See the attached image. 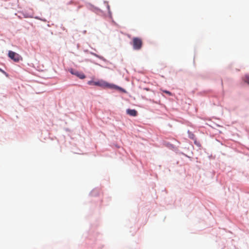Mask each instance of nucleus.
I'll return each mask as SVG.
<instances>
[{"label":"nucleus","mask_w":249,"mask_h":249,"mask_svg":"<svg viewBox=\"0 0 249 249\" xmlns=\"http://www.w3.org/2000/svg\"><path fill=\"white\" fill-rule=\"evenodd\" d=\"M127 114L131 116H136L138 114V112L135 109H127L126 110Z\"/></svg>","instance_id":"5"},{"label":"nucleus","mask_w":249,"mask_h":249,"mask_svg":"<svg viewBox=\"0 0 249 249\" xmlns=\"http://www.w3.org/2000/svg\"><path fill=\"white\" fill-rule=\"evenodd\" d=\"M133 49L136 50H139L142 48V41L141 38L134 37L132 43Z\"/></svg>","instance_id":"2"},{"label":"nucleus","mask_w":249,"mask_h":249,"mask_svg":"<svg viewBox=\"0 0 249 249\" xmlns=\"http://www.w3.org/2000/svg\"><path fill=\"white\" fill-rule=\"evenodd\" d=\"M8 56L16 62H18L20 60H22V57L19 54L12 51H9Z\"/></svg>","instance_id":"3"},{"label":"nucleus","mask_w":249,"mask_h":249,"mask_svg":"<svg viewBox=\"0 0 249 249\" xmlns=\"http://www.w3.org/2000/svg\"><path fill=\"white\" fill-rule=\"evenodd\" d=\"M70 72L72 74L76 76L77 77H78V78H79L81 79H83L85 78V77H86L85 75L83 72H79L77 71H74L72 69H71L70 70Z\"/></svg>","instance_id":"4"},{"label":"nucleus","mask_w":249,"mask_h":249,"mask_svg":"<svg viewBox=\"0 0 249 249\" xmlns=\"http://www.w3.org/2000/svg\"><path fill=\"white\" fill-rule=\"evenodd\" d=\"M89 85H94L102 87L103 88L114 89H119L120 88L117 86L109 83L103 80H100L97 81H89L88 82Z\"/></svg>","instance_id":"1"},{"label":"nucleus","mask_w":249,"mask_h":249,"mask_svg":"<svg viewBox=\"0 0 249 249\" xmlns=\"http://www.w3.org/2000/svg\"><path fill=\"white\" fill-rule=\"evenodd\" d=\"M243 80L249 85V75H246L243 78Z\"/></svg>","instance_id":"6"},{"label":"nucleus","mask_w":249,"mask_h":249,"mask_svg":"<svg viewBox=\"0 0 249 249\" xmlns=\"http://www.w3.org/2000/svg\"><path fill=\"white\" fill-rule=\"evenodd\" d=\"M0 71L2 72L3 74H5L6 75H7L6 72L0 68Z\"/></svg>","instance_id":"8"},{"label":"nucleus","mask_w":249,"mask_h":249,"mask_svg":"<svg viewBox=\"0 0 249 249\" xmlns=\"http://www.w3.org/2000/svg\"><path fill=\"white\" fill-rule=\"evenodd\" d=\"M163 92L168 94V95H169L170 96L172 95V93L171 92L167 91V90H163Z\"/></svg>","instance_id":"7"}]
</instances>
